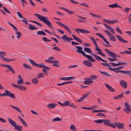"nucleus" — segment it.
<instances>
[{
    "instance_id": "53",
    "label": "nucleus",
    "mask_w": 131,
    "mask_h": 131,
    "mask_svg": "<svg viewBox=\"0 0 131 131\" xmlns=\"http://www.w3.org/2000/svg\"><path fill=\"white\" fill-rule=\"evenodd\" d=\"M3 9L4 10L6 13H8L9 14H10V12L5 7H3Z\"/></svg>"
},
{
    "instance_id": "50",
    "label": "nucleus",
    "mask_w": 131,
    "mask_h": 131,
    "mask_svg": "<svg viewBox=\"0 0 131 131\" xmlns=\"http://www.w3.org/2000/svg\"><path fill=\"white\" fill-rule=\"evenodd\" d=\"M17 83L18 84H22L24 83V82L22 80H18L17 81Z\"/></svg>"
},
{
    "instance_id": "39",
    "label": "nucleus",
    "mask_w": 131,
    "mask_h": 131,
    "mask_svg": "<svg viewBox=\"0 0 131 131\" xmlns=\"http://www.w3.org/2000/svg\"><path fill=\"white\" fill-rule=\"evenodd\" d=\"M107 29L110 31L112 33L114 34H115L114 29L110 26H109Z\"/></svg>"
},
{
    "instance_id": "14",
    "label": "nucleus",
    "mask_w": 131,
    "mask_h": 131,
    "mask_svg": "<svg viewBox=\"0 0 131 131\" xmlns=\"http://www.w3.org/2000/svg\"><path fill=\"white\" fill-rule=\"evenodd\" d=\"M95 34L98 36L102 38L104 41L106 42V43L109 46H110L109 43L105 39L104 36H103L100 33H95Z\"/></svg>"
},
{
    "instance_id": "64",
    "label": "nucleus",
    "mask_w": 131,
    "mask_h": 131,
    "mask_svg": "<svg viewBox=\"0 0 131 131\" xmlns=\"http://www.w3.org/2000/svg\"><path fill=\"white\" fill-rule=\"evenodd\" d=\"M30 3L31 4V5L32 6H35V4L34 3L32 2L31 0H29Z\"/></svg>"
},
{
    "instance_id": "42",
    "label": "nucleus",
    "mask_w": 131,
    "mask_h": 131,
    "mask_svg": "<svg viewBox=\"0 0 131 131\" xmlns=\"http://www.w3.org/2000/svg\"><path fill=\"white\" fill-rule=\"evenodd\" d=\"M97 78V76L94 75L91 76L89 79L91 80H92L95 79Z\"/></svg>"
},
{
    "instance_id": "26",
    "label": "nucleus",
    "mask_w": 131,
    "mask_h": 131,
    "mask_svg": "<svg viewBox=\"0 0 131 131\" xmlns=\"http://www.w3.org/2000/svg\"><path fill=\"white\" fill-rule=\"evenodd\" d=\"M72 36L74 38V39L77 41L81 43H82L83 42L80 39L74 35H72Z\"/></svg>"
},
{
    "instance_id": "61",
    "label": "nucleus",
    "mask_w": 131,
    "mask_h": 131,
    "mask_svg": "<svg viewBox=\"0 0 131 131\" xmlns=\"http://www.w3.org/2000/svg\"><path fill=\"white\" fill-rule=\"evenodd\" d=\"M90 14L93 17H99L98 16L96 15H95L94 14L92 13H90Z\"/></svg>"
},
{
    "instance_id": "62",
    "label": "nucleus",
    "mask_w": 131,
    "mask_h": 131,
    "mask_svg": "<svg viewBox=\"0 0 131 131\" xmlns=\"http://www.w3.org/2000/svg\"><path fill=\"white\" fill-rule=\"evenodd\" d=\"M67 12L69 14H73L74 13V12L72 11H70L68 9Z\"/></svg>"
},
{
    "instance_id": "4",
    "label": "nucleus",
    "mask_w": 131,
    "mask_h": 131,
    "mask_svg": "<svg viewBox=\"0 0 131 131\" xmlns=\"http://www.w3.org/2000/svg\"><path fill=\"white\" fill-rule=\"evenodd\" d=\"M7 119L10 124L14 127V129H15L19 131H20L22 130V126L17 125L15 122L13 121L9 117H7Z\"/></svg>"
},
{
    "instance_id": "33",
    "label": "nucleus",
    "mask_w": 131,
    "mask_h": 131,
    "mask_svg": "<svg viewBox=\"0 0 131 131\" xmlns=\"http://www.w3.org/2000/svg\"><path fill=\"white\" fill-rule=\"evenodd\" d=\"M4 66L5 67L7 68H9V70L12 71V72L14 74L15 73L14 72V70L9 65H4Z\"/></svg>"
},
{
    "instance_id": "63",
    "label": "nucleus",
    "mask_w": 131,
    "mask_h": 131,
    "mask_svg": "<svg viewBox=\"0 0 131 131\" xmlns=\"http://www.w3.org/2000/svg\"><path fill=\"white\" fill-rule=\"evenodd\" d=\"M97 115L99 116H105V115L103 113H99L97 114Z\"/></svg>"
},
{
    "instance_id": "24",
    "label": "nucleus",
    "mask_w": 131,
    "mask_h": 131,
    "mask_svg": "<svg viewBox=\"0 0 131 131\" xmlns=\"http://www.w3.org/2000/svg\"><path fill=\"white\" fill-rule=\"evenodd\" d=\"M124 68V66H120L119 67H117L116 68L113 69L112 68H111L110 67L108 68V69H110L111 70H112L113 71H115V70H119L121 69H122V68Z\"/></svg>"
},
{
    "instance_id": "38",
    "label": "nucleus",
    "mask_w": 131,
    "mask_h": 131,
    "mask_svg": "<svg viewBox=\"0 0 131 131\" xmlns=\"http://www.w3.org/2000/svg\"><path fill=\"white\" fill-rule=\"evenodd\" d=\"M105 111V110H94L93 111V113H96L99 112H103Z\"/></svg>"
},
{
    "instance_id": "13",
    "label": "nucleus",
    "mask_w": 131,
    "mask_h": 131,
    "mask_svg": "<svg viewBox=\"0 0 131 131\" xmlns=\"http://www.w3.org/2000/svg\"><path fill=\"white\" fill-rule=\"evenodd\" d=\"M105 51L111 57L113 58H116V55L111 52L109 50L107 49H105Z\"/></svg>"
},
{
    "instance_id": "7",
    "label": "nucleus",
    "mask_w": 131,
    "mask_h": 131,
    "mask_svg": "<svg viewBox=\"0 0 131 131\" xmlns=\"http://www.w3.org/2000/svg\"><path fill=\"white\" fill-rule=\"evenodd\" d=\"M6 54L5 52L4 51H0V58L2 60H4L7 62H10L14 61V59H9L8 58H6L3 56Z\"/></svg>"
},
{
    "instance_id": "9",
    "label": "nucleus",
    "mask_w": 131,
    "mask_h": 131,
    "mask_svg": "<svg viewBox=\"0 0 131 131\" xmlns=\"http://www.w3.org/2000/svg\"><path fill=\"white\" fill-rule=\"evenodd\" d=\"M104 32H105L107 35L109 37L111 41H116V39L114 36L108 31L105 30Z\"/></svg>"
},
{
    "instance_id": "60",
    "label": "nucleus",
    "mask_w": 131,
    "mask_h": 131,
    "mask_svg": "<svg viewBox=\"0 0 131 131\" xmlns=\"http://www.w3.org/2000/svg\"><path fill=\"white\" fill-rule=\"evenodd\" d=\"M130 9V8L127 7L125 8L124 9V10L125 12L128 13V11Z\"/></svg>"
},
{
    "instance_id": "57",
    "label": "nucleus",
    "mask_w": 131,
    "mask_h": 131,
    "mask_svg": "<svg viewBox=\"0 0 131 131\" xmlns=\"http://www.w3.org/2000/svg\"><path fill=\"white\" fill-rule=\"evenodd\" d=\"M45 61L51 63H53V62H54V61L51 60H48H48H45Z\"/></svg>"
},
{
    "instance_id": "52",
    "label": "nucleus",
    "mask_w": 131,
    "mask_h": 131,
    "mask_svg": "<svg viewBox=\"0 0 131 131\" xmlns=\"http://www.w3.org/2000/svg\"><path fill=\"white\" fill-rule=\"evenodd\" d=\"M108 59L109 61H114L117 60V59H116L115 58H108Z\"/></svg>"
},
{
    "instance_id": "48",
    "label": "nucleus",
    "mask_w": 131,
    "mask_h": 131,
    "mask_svg": "<svg viewBox=\"0 0 131 131\" xmlns=\"http://www.w3.org/2000/svg\"><path fill=\"white\" fill-rule=\"evenodd\" d=\"M23 66L26 68L28 69H30L31 68V67L28 65L26 63L24 64H23Z\"/></svg>"
},
{
    "instance_id": "23",
    "label": "nucleus",
    "mask_w": 131,
    "mask_h": 131,
    "mask_svg": "<svg viewBox=\"0 0 131 131\" xmlns=\"http://www.w3.org/2000/svg\"><path fill=\"white\" fill-rule=\"evenodd\" d=\"M100 73L103 75L106 76H110L111 75L109 74L107 72L105 71H102L100 70H99Z\"/></svg>"
},
{
    "instance_id": "58",
    "label": "nucleus",
    "mask_w": 131,
    "mask_h": 131,
    "mask_svg": "<svg viewBox=\"0 0 131 131\" xmlns=\"http://www.w3.org/2000/svg\"><path fill=\"white\" fill-rule=\"evenodd\" d=\"M103 20L106 23L111 24L110 20H107L106 19H103Z\"/></svg>"
},
{
    "instance_id": "28",
    "label": "nucleus",
    "mask_w": 131,
    "mask_h": 131,
    "mask_svg": "<svg viewBox=\"0 0 131 131\" xmlns=\"http://www.w3.org/2000/svg\"><path fill=\"white\" fill-rule=\"evenodd\" d=\"M18 117L20 121L25 126H27V124L25 122L24 120L20 117L18 116Z\"/></svg>"
},
{
    "instance_id": "22",
    "label": "nucleus",
    "mask_w": 131,
    "mask_h": 131,
    "mask_svg": "<svg viewBox=\"0 0 131 131\" xmlns=\"http://www.w3.org/2000/svg\"><path fill=\"white\" fill-rule=\"evenodd\" d=\"M119 72H120L121 73H124L125 74H128L131 77V73L130 72H131V71L128 70V71H120Z\"/></svg>"
},
{
    "instance_id": "21",
    "label": "nucleus",
    "mask_w": 131,
    "mask_h": 131,
    "mask_svg": "<svg viewBox=\"0 0 131 131\" xmlns=\"http://www.w3.org/2000/svg\"><path fill=\"white\" fill-rule=\"evenodd\" d=\"M93 82V81L89 79H86L85 81L84 82V83L85 84L90 85Z\"/></svg>"
},
{
    "instance_id": "8",
    "label": "nucleus",
    "mask_w": 131,
    "mask_h": 131,
    "mask_svg": "<svg viewBox=\"0 0 131 131\" xmlns=\"http://www.w3.org/2000/svg\"><path fill=\"white\" fill-rule=\"evenodd\" d=\"M1 96H9L13 99L15 97L14 94L11 93L10 92L6 90H5V93L1 94Z\"/></svg>"
},
{
    "instance_id": "29",
    "label": "nucleus",
    "mask_w": 131,
    "mask_h": 131,
    "mask_svg": "<svg viewBox=\"0 0 131 131\" xmlns=\"http://www.w3.org/2000/svg\"><path fill=\"white\" fill-rule=\"evenodd\" d=\"M37 34L38 35H43L45 36L46 33L43 31H38L37 32Z\"/></svg>"
},
{
    "instance_id": "51",
    "label": "nucleus",
    "mask_w": 131,
    "mask_h": 131,
    "mask_svg": "<svg viewBox=\"0 0 131 131\" xmlns=\"http://www.w3.org/2000/svg\"><path fill=\"white\" fill-rule=\"evenodd\" d=\"M30 21L35 23V24L37 25H38L39 26H42V24H40L38 22H37L36 21H33V20H31V21Z\"/></svg>"
},
{
    "instance_id": "18",
    "label": "nucleus",
    "mask_w": 131,
    "mask_h": 131,
    "mask_svg": "<svg viewBox=\"0 0 131 131\" xmlns=\"http://www.w3.org/2000/svg\"><path fill=\"white\" fill-rule=\"evenodd\" d=\"M120 84L122 87L125 89L126 88L127 86V84L126 82L123 80L121 81H120Z\"/></svg>"
},
{
    "instance_id": "6",
    "label": "nucleus",
    "mask_w": 131,
    "mask_h": 131,
    "mask_svg": "<svg viewBox=\"0 0 131 131\" xmlns=\"http://www.w3.org/2000/svg\"><path fill=\"white\" fill-rule=\"evenodd\" d=\"M28 60L32 64L33 66L37 67H39L40 68H42L43 69H47L48 67L42 63L40 64H38L36 63L34 61L31 59H28Z\"/></svg>"
},
{
    "instance_id": "44",
    "label": "nucleus",
    "mask_w": 131,
    "mask_h": 131,
    "mask_svg": "<svg viewBox=\"0 0 131 131\" xmlns=\"http://www.w3.org/2000/svg\"><path fill=\"white\" fill-rule=\"evenodd\" d=\"M16 34L17 35V37L18 39L21 36V33L20 32H17L16 33Z\"/></svg>"
},
{
    "instance_id": "31",
    "label": "nucleus",
    "mask_w": 131,
    "mask_h": 131,
    "mask_svg": "<svg viewBox=\"0 0 131 131\" xmlns=\"http://www.w3.org/2000/svg\"><path fill=\"white\" fill-rule=\"evenodd\" d=\"M118 125L117 127L119 128L123 129L124 128V126L123 123H118Z\"/></svg>"
},
{
    "instance_id": "15",
    "label": "nucleus",
    "mask_w": 131,
    "mask_h": 131,
    "mask_svg": "<svg viewBox=\"0 0 131 131\" xmlns=\"http://www.w3.org/2000/svg\"><path fill=\"white\" fill-rule=\"evenodd\" d=\"M110 63L114 67L119 66L121 65H123L126 64V63L125 62H119L117 64L115 63L112 62H111Z\"/></svg>"
},
{
    "instance_id": "17",
    "label": "nucleus",
    "mask_w": 131,
    "mask_h": 131,
    "mask_svg": "<svg viewBox=\"0 0 131 131\" xmlns=\"http://www.w3.org/2000/svg\"><path fill=\"white\" fill-rule=\"evenodd\" d=\"M83 63L84 64L89 67H90L92 66V63L88 60L84 61H83Z\"/></svg>"
},
{
    "instance_id": "47",
    "label": "nucleus",
    "mask_w": 131,
    "mask_h": 131,
    "mask_svg": "<svg viewBox=\"0 0 131 131\" xmlns=\"http://www.w3.org/2000/svg\"><path fill=\"white\" fill-rule=\"evenodd\" d=\"M61 120V119L59 117H57L54 118L53 119H52V121H60Z\"/></svg>"
},
{
    "instance_id": "49",
    "label": "nucleus",
    "mask_w": 131,
    "mask_h": 131,
    "mask_svg": "<svg viewBox=\"0 0 131 131\" xmlns=\"http://www.w3.org/2000/svg\"><path fill=\"white\" fill-rule=\"evenodd\" d=\"M84 99H85V97L83 96L80 98L78 100L77 102H81L83 101Z\"/></svg>"
},
{
    "instance_id": "2",
    "label": "nucleus",
    "mask_w": 131,
    "mask_h": 131,
    "mask_svg": "<svg viewBox=\"0 0 131 131\" xmlns=\"http://www.w3.org/2000/svg\"><path fill=\"white\" fill-rule=\"evenodd\" d=\"M76 48L77 49L76 50L77 52L82 53L84 57L87 58L90 61L93 62L95 61V60L92 56L86 54L82 51V48L81 47L77 46Z\"/></svg>"
},
{
    "instance_id": "41",
    "label": "nucleus",
    "mask_w": 131,
    "mask_h": 131,
    "mask_svg": "<svg viewBox=\"0 0 131 131\" xmlns=\"http://www.w3.org/2000/svg\"><path fill=\"white\" fill-rule=\"evenodd\" d=\"M81 108L84 109H86L89 110H92L95 108V106H94L89 108H86L85 107H81Z\"/></svg>"
},
{
    "instance_id": "54",
    "label": "nucleus",
    "mask_w": 131,
    "mask_h": 131,
    "mask_svg": "<svg viewBox=\"0 0 131 131\" xmlns=\"http://www.w3.org/2000/svg\"><path fill=\"white\" fill-rule=\"evenodd\" d=\"M118 22V21L114 19L113 20L111 21V24H113L115 23H117Z\"/></svg>"
},
{
    "instance_id": "56",
    "label": "nucleus",
    "mask_w": 131,
    "mask_h": 131,
    "mask_svg": "<svg viewBox=\"0 0 131 131\" xmlns=\"http://www.w3.org/2000/svg\"><path fill=\"white\" fill-rule=\"evenodd\" d=\"M53 49L57 51H59L60 50V49L57 46H55L52 48Z\"/></svg>"
},
{
    "instance_id": "34",
    "label": "nucleus",
    "mask_w": 131,
    "mask_h": 131,
    "mask_svg": "<svg viewBox=\"0 0 131 131\" xmlns=\"http://www.w3.org/2000/svg\"><path fill=\"white\" fill-rule=\"evenodd\" d=\"M117 3H115L114 4H111L109 5L108 6L112 8H114L116 7H117Z\"/></svg>"
},
{
    "instance_id": "45",
    "label": "nucleus",
    "mask_w": 131,
    "mask_h": 131,
    "mask_svg": "<svg viewBox=\"0 0 131 131\" xmlns=\"http://www.w3.org/2000/svg\"><path fill=\"white\" fill-rule=\"evenodd\" d=\"M32 83L34 84H36L38 83V81L37 79L34 78L32 79Z\"/></svg>"
},
{
    "instance_id": "25",
    "label": "nucleus",
    "mask_w": 131,
    "mask_h": 131,
    "mask_svg": "<svg viewBox=\"0 0 131 131\" xmlns=\"http://www.w3.org/2000/svg\"><path fill=\"white\" fill-rule=\"evenodd\" d=\"M124 93H123L118 96H115L114 97V99H118L122 98L124 97Z\"/></svg>"
},
{
    "instance_id": "11",
    "label": "nucleus",
    "mask_w": 131,
    "mask_h": 131,
    "mask_svg": "<svg viewBox=\"0 0 131 131\" xmlns=\"http://www.w3.org/2000/svg\"><path fill=\"white\" fill-rule=\"evenodd\" d=\"M56 23L60 26L64 27L69 32H71V31L69 28L63 23L58 21H57Z\"/></svg>"
},
{
    "instance_id": "20",
    "label": "nucleus",
    "mask_w": 131,
    "mask_h": 131,
    "mask_svg": "<svg viewBox=\"0 0 131 131\" xmlns=\"http://www.w3.org/2000/svg\"><path fill=\"white\" fill-rule=\"evenodd\" d=\"M74 78L73 77H63L60 78V79L63 80H69L74 79Z\"/></svg>"
},
{
    "instance_id": "55",
    "label": "nucleus",
    "mask_w": 131,
    "mask_h": 131,
    "mask_svg": "<svg viewBox=\"0 0 131 131\" xmlns=\"http://www.w3.org/2000/svg\"><path fill=\"white\" fill-rule=\"evenodd\" d=\"M17 15L20 18H24V19H26L24 18H23V16H22L21 14L19 12H17Z\"/></svg>"
},
{
    "instance_id": "12",
    "label": "nucleus",
    "mask_w": 131,
    "mask_h": 131,
    "mask_svg": "<svg viewBox=\"0 0 131 131\" xmlns=\"http://www.w3.org/2000/svg\"><path fill=\"white\" fill-rule=\"evenodd\" d=\"M12 85L14 87L18 88L19 89L22 91H25L26 89V87L23 85H19L14 83H12Z\"/></svg>"
},
{
    "instance_id": "19",
    "label": "nucleus",
    "mask_w": 131,
    "mask_h": 131,
    "mask_svg": "<svg viewBox=\"0 0 131 131\" xmlns=\"http://www.w3.org/2000/svg\"><path fill=\"white\" fill-rule=\"evenodd\" d=\"M57 104L55 103H50L47 105V106L50 108H54L57 106Z\"/></svg>"
},
{
    "instance_id": "46",
    "label": "nucleus",
    "mask_w": 131,
    "mask_h": 131,
    "mask_svg": "<svg viewBox=\"0 0 131 131\" xmlns=\"http://www.w3.org/2000/svg\"><path fill=\"white\" fill-rule=\"evenodd\" d=\"M42 40L45 42H48L50 41L51 40L48 39H47V37H45L42 38Z\"/></svg>"
},
{
    "instance_id": "30",
    "label": "nucleus",
    "mask_w": 131,
    "mask_h": 131,
    "mask_svg": "<svg viewBox=\"0 0 131 131\" xmlns=\"http://www.w3.org/2000/svg\"><path fill=\"white\" fill-rule=\"evenodd\" d=\"M103 122L105 125L109 126L110 123V120L103 119Z\"/></svg>"
},
{
    "instance_id": "10",
    "label": "nucleus",
    "mask_w": 131,
    "mask_h": 131,
    "mask_svg": "<svg viewBox=\"0 0 131 131\" xmlns=\"http://www.w3.org/2000/svg\"><path fill=\"white\" fill-rule=\"evenodd\" d=\"M74 30L75 31L77 32L78 34L79 33V31L81 33L84 34H87L88 33H90V32L88 31L85 30L81 29L76 28V29L73 28Z\"/></svg>"
},
{
    "instance_id": "40",
    "label": "nucleus",
    "mask_w": 131,
    "mask_h": 131,
    "mask_svg": "<svg viewBox=\"0 0 131 131\" xmlns=\"http://www.w3.org/2000/svg\"><path fill=\"white\" fill-rule=\"evenodd\" d=\"M70 128L73 131H76V127L74 125H71Z\"/></svg>"
},
{
    "instance_id": "32",
    "label": "nucleus",
    "mask_w": 131,
    "mask_h": 131,
    "mask_svg": "<svg viewBox=\"0 0 131 131\" xmlns=\"http://www.w3.org/2000/svg\"><path fill=\"white\" fill-rule=\"evenodd\" d=\"M29 29L31 30H34L37 29V28H36L34 26L32 25L31 24H30L29 25Z\"/></svg>"
},
{
    "instance_id": "43",
    "label": "nucleus",
    "mask_w": 131,
    "mask_h": 131,
    "mask_svg": "<svg viewBox=\"0 0 131 131\" xmlns=\"http://www.w3.org/2000/svg\"><path fill=\"white\" fill-rule=\"evenodd\" d=\"M69 102L68 101H66L63 103V106H66L69 105Z\"/></svg>"
},
{
    "instance_id": "1",
    "label": "nucleus",
    "mask_w": 131,
    "mask_h": 131,
    "mask_svg": "<svg viewBox=\"0 0 131 131\" xmlns=\"http://www.w3.org/2000/svg\"><path fill=\"white\" fill-rule=\"evenodd\" d=\"M34 15L37 17L39 20L44 23L48 26L50 28H52V26L51 25L52 23L48 20V18L47 17L36 14H34Z\"/></svg>"
},
{
    "instance_id": "27",
    "label": "nucleus",
    "mask_w": 131,
    "mask_h": 131,
    "mask_svg": "<svg viewBox=\"0 0 131 131\" xmlns=\"http://www.w3.org/2000/svg\"><path fill=\"white\" fill-rule=\"evenodd\" d=\"M61 39L65 41H68L69 37H68L66 35H64L61 37Z\"/></svg>"
},
{
    "instance_id": "16",
    "label": "nucleus",
    "mask_w": 131,
    "mask_h": 131,
    "mask_svg": "<svg viewBox=\"0 0 131 131\" xmlns=\"http://www.w3.org/2000/svg\"><path fill=\"white\" fill-rule=\"evenodd\" d=\"M116 36L117 38L120 41L122 42L123 43H127L128 41L127 40H124L123 38L121 36L116 35Z\"/></svg>"
},
{
    "instance_id": "36",
    "label": "nucleus",
    "mask_w": 131,
    "mask_h": 131,
    "mask_svg": "<svg viewBox=\"0 0 131 131\" xmlns=\"http://www.w3.org/2000/svg\"><path fill=\"white\" fill-rule=\"evenodd\" d=\"M124 111L126 113H128L131 111V109L130 107L128 108H125L123 109Z\"/></svg>"
},
{
    "instance_id": "3",
    "label": "nucleus",
    "mask_w": 131,
    "mask_h": 131,
    "mask_svg": "<svg viewBox=\"0 0 131 131\" xmlns=\"http://www.w3.org/2000/svg\"><path fill=\"white\" fill-rule=\"evenodd\" d=\"M90 38L95 47V50L97 52H98L97 53L101 55L102 56L105 57L106 55L102 53V50L99 48L95 40L93 37L91 36L90 37Z\"/></svg>"
},
{
    "instance_id": "37",
    "label": "nucleus",
    "mask_w": 131,
    "mask_h": 131,
    "mask_svg": "<svg viewBox=\"0 0 131 131\" xmlns=\"http://www.w3.org/2000/svg\"><path fill=\"white\" fill-rule=\"evenodd\" d=\"M59 63V62L58 61H57V60L54 61V62H53V63H52V64H53L52 65V66L56 67H58L59 66L57 63Z\"/></svg>"
},
{
    "instance_id": "59",
    "label": "nucleus",
    "mask_w": 131,
    "mask_h": 131,
    "mask_svg": "<svg viewBox=\"0 0 131 131\" xmlns=\"http://www.w3.org/2000/svg\"><path fill=\"white\" fill-rule=\"evenodd\" d=\"M109 126L113 128H115L116 127L115 125L113 123H110Z\"/></svg>"
},
{
    "instance_id": "5",
    "label": "nucleus",
    "mask_w": 131,
    "mask_h": 131,
    "mask_svg": "<svg viewBox=\"0 0 131 131\" xmlns=\"http://www.w3.org/2000/svg\"><path fill=\"white\" fill-rule=\"evenodd\" d=\"M84 50L85 52L91 54L96 60H100L103 62H107L106 60L102 59L99 56L94 54H92V51L90 48L86 47L84 48Z\"/></svg>"
},
{
    "instance_id": "35",
    "label": "nucleus",
    "mask_w": 131,
    "mask_h": 131,
    "mask_svg": "<svg viewBox=\"0 0 131 131\" xmlns=\"http://www.w3.org/2000/svg\"><path fill=\"white\" fill-rule=\"evenodd\" d=\"M103 119H97L95 120L94 122L95 123H98L99 124H101L103 122Z\"/></svg>"
}]
</instances>
